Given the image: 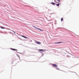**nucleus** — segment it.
I'll list each match as a JSON object with an SVG mask.
<instances>
[{"label":"nucleus","mask_w":79,"mask_h":79,"mask_svg":"<svg viewBox=\"0 0 79 79\" xmlns=\"http://www.w3.org/2000/svg\"><path fill=\"white\" fill-rule=\"evenodd\" d=\"M60 0H55V2L56 3H59L60 2Z\"/></svg>","instance_id":"1"},{"label":"nucleus","mask_w":79,"mask_h":79,"mask_svg":"<svg viewBox=\"0 0 79 79\" xmlns=\"http://www.w3.org/2000/svg\"><path fill=\"white\" fill-rule=\"evenodd\" d=\"M52 66H53V67H57L58 66L56 64H52Z\"/></svg>","instance_id":"2"},{"label":"nucleus","mask_w":79,"mask_h":79,"mask_svg":"<svg viewBox=\"0 0 79 79\" xmlns=\"http://www.w3.org/2000/svg\"><path fill=\"white\" fill-rule=\"evenodd\" d=\"M33 26V27H35V28H36V29H38L39 30H40V31H42V30H40V29H39V28H37V27H35V26Z\"/></svg>","instance_id":"3"},{"label":"nucleus","mask_w":79,"mask_h":79,"mask_svg":"<svg viewBox=\"0 0 79 79\" xmlns=\"http://www.w3.org/2000/svg\"><path fill=\"white\" fill-rule=\"evenodd\" d=\"M35 43H36V44H41V43H40L39 42H35Z\"/></svg>","instance_id":"4"},{"label":"nucleus","mask_w":79,"mask_h":79,"mask_svg":"<svg viewBox=\"0 0 79 79\" xmlns=\"http://www.w3.org/2000/svg\"><path fill=\"white\" fill-rule=\"evenodd\" d=\"M60 43H63V42H55L54 43V44H60Z\"/></svg>","instance_id":"5"},{"label":"nucleus","mask_w":79,"mask_h":79,"mask_svg":"<svg viewBox=\"0 0 79 79\" xmlns=\"http://www.w3.org/2000/svg\"><path fill=\"white\" fill-rule=\"evenodd\" d=\"M11 50H14V51H17V49H13L12 48H11Z\"/></svg>","instance_id":"6"},{"label":"nucleus","mask_w":79,"mask_h":79,"mask_svg":"<svg viewBox=\"0 0 79 79\" xmlns=\"http://www.w3.org/2000/svg\"><path fill=\"white\" fill-rule=\"evenodd\" d=\"M39 51H40L41 52H44V51L45 50H44L43 49H39Z\"/></svg>","instance_id":"7"},{"label":"nucleus","mask_w":79,"mask_h":79,"mask_svg":"<svg viewBox=\"0 0 79 79\" xmlns=\"http://www.w3.org/2000/svg\"><path fill=\"white\" fill-rule=\"evenodd\" d=\"M21 37H24V38H25V39H27V37H25V36H24L23 35H22Z\"/></svg>","instance_id":"8"},{"label":"nucleus","mask_w":79,"mask_h":79,"mask_svg":"<svg viewBox=\"0 0 79 79\" xmlns=\"http://www.w3.org/2000/svg\"><path fill=\"white\" fill-rule=\"evenodd\" d=\"M56 6H60V3H58V4H56Z\"/></svg>","instance_id":"9"},{"label":"nucleus","mask_w":79,"mask_h":79,"mask_svg":"<svg viewBox=\"0 0 79 79\" xmlns=\"http://www.w3.org/2000/svg\"><path fill=\"white\" fill-rule=\"evenodd\" d=\"M51 4H52V5H55V3L54 2L51 3Z\"/></svg>","instance_id":"10"},{"label":"nucleus","mask_w":79,"mask_h":79,"mask_svg":"<svg viewBox=\"0 0 79 79\" xmlns=\"http://www.w3.org/2000/svg\"><path fill=\"white\" fill-rule=\"evenodd\" d=\"M63 18H61V21H63Z\"/></svg>","instance_id":"11"},{"label":"nucleus","mask_w":79,"mask_h":79,"mask_svg":"<svg viewBox=\"0 0 79 79\" xmlns=\"http://www.w3.org/2000/svg\"><path fill=\"white\" fill-rule=\"evenodd\" d=\"M1 28H2V29H5L4 28L2 27H1Z\"/></svg>","instance_id":"12"},{"label":"nucleus","mask_w":79,"mask_h":79,"mask_svg":"<svg viewBox=\"0 0 79 79\" xmlns=\"http://www.w3.org/2000/svg\"><path fill=\"white\" fill-rule=\"evenodd\" d=\"M57 69H58V70H60V69L58 68H56Z\"/></svg>","instance_id":"13"},{"label":"nucleus","mask_w":79,"mask_h":79,"mask_svg":"<svg viewBox=\"0 0 79 79\" xmlns=\"http://www.w3.org/2000/svg\"><path fill=\"white\" fill-rule=\"evenodd\" d=\"M13 32H14V33L15 34V31H13Z\"/></svg>","instance_id":"14"}]
</instances>
